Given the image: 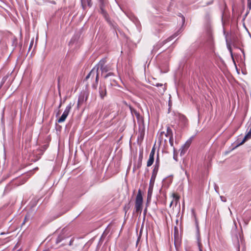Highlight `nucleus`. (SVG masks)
<instances>
[{"label":"nucleus","mask_w":251,"mask_h":251,"mask_svg":"<svg viewBox=\"0 0 251 251\" xmlns=\"http://www.w3.org/2000/svg\"><path fill=\"white\" fill-rule=\"evenodd\" d=\"M106 60L105 58H103L101 59L98 65L96 66L95 67H99V69L100 68L102 75L103 73H108L104 76V78L105 79L107 78L109 76L114 75V74L110 71L112 70V68L111 65L107 64L106 65Z\"/></svg>","instance_id":"obj_1"},{"label":"nucleus","mask_w":251,"mask_h":251,"mask_svg":"<svg viewBox=\"0 0 251 251\" xmlns=\"http://www.w3.org/2000/svg\"><path fill=\"white\" fill-rule=\"evenodd\" d=\"M143 199L141 190L139 189L135 199V209L136 212L141 214L143 208Z\"/></svg>","instance_id":"obj_2"},{"label":"nucleus","mask_w":251,"mask_h":251,"mask_svg":"<svg viewBox=\"0 0 251 251\" xmlns=\"http://www.w3.org/2000/svg\"><path fill=\"white\" fill-rule=\"evenodd\" d=\"M95 76H96V84H93L92 87L93 88V89H96L97 88V84L99 81V67H94L93 69L86 76L85 79L87 80L89 78L91 77L94 78Z\"/></svg>","instance_id":"obj_3"},{"label":"nucleus","mask_w":251,"mask_h":251,"mask_svg":"<svg viewBox=\"0 0 251 251\" xmlns=\"http://www.w3.org/2000/svg\"><path fill=\"white\" fill-rule=\"evenodd\" d=\"M160 166V161L158 158V156H157V157L156 158V160L155 161V163L153 169L152 170V175L150 179V184L151 185H153L154 182L155 181V179L156 178L158 171L159 170Z\"/></svg>","instance_id":"obj_4"},{"label":"nucleus","mask_w":251,"mask_h":251,"mask_svg":"<svg viewBox=\"0 0 251 251\" xmlns=\"http://www.w3.org/2000/svg\"><path fill=\"white\" fill-rule=\"evenodd\" d=\"M74 103L70 102V103L66 106L62 116L58 120V122L59 123H63L65 121L66 118L68 116L69 112H70L72 106L74 105Z\"/></svg>","instance_id":"obj_5"},{"label":"nucleus","mask_w":251,"mask_h":251,"mask_svg":"<svg viewBox=\"0 0 251 251\" xmlns=\"http://www.w3.org/2000/svg\"><path fill=\"white\" fill-rule=\"evenodd\" d=\"M99 92L100 98L103 99L106 95V88L105 84H100Z\"/></svg>","instance_id":"obj_6"},{"label":"nucleus","mask_w":251,"mask_h":251,"mask_svg":"<svg viewBox=\"0 0 251 251\" xmlns=\"http://www.w3.org/2000/svg\"><path fill=\"white\" fill-rule=\"evenodd\" d=\"M191 143V140H188L185 144H184L180 149L181 151H180V155H183L185 154L186 150L188 149L189 147L190 144Z\"/></svg>","instance_id":"obj_7"},{"label":"nucleus","mask_w":251,"mask_h":251,"mask_svg":"<svg viewBox=\"0 0 251 251\" xmlns=\"http://www.w3.org/2000/svg\"><path fill=\"white\" fill-rule=\"evenodd\" d=\"M174 200L171 201V202L170 204V207H171L173 202H175V205H176L179 201V197L177 195H176L175 193H173L172 195Z\"/></svg>","instance_id":"obj_8"},{"label":"nucleus","mask_w":251,"mask_h":251,"mask_svg":"<svg viewBox=\"0 0 251 251\" xmlns=\"http://www.w3.org/2000/svg\"><path fill=\"white\" fill-rule=\"evenodd\" d=\"M131 113L133 115H134L138 120H142V117L140 113L134 109H131Z\"/></svg>","instance_id":"obj_9"},{"label":"nucleus","mask_w":251,"mask_h":251,"mask_svg":"<svg viewBox=\"0 0 251 251\" xmlns=\"http://www.w3.org/2000/svg\"><path fill=\"white\" fill-rule=\"evenodd\" d=\"M165 136L169 138L173 136L172 130L169 126H168L167 128V132L165 134Z\"/></svg>","instance_id":"obj_10"},{"label":"nucleus","mask_w":251,"mask_h":251,"mask_svg":"<svg viewBox=\"0 0 251 251\" xmlns=\"http://www.w3.org/2000/svg\"><path fill=\"white\" fill-rule=\"evenodd\" d=\"M153 162H154V157H151V156H149V158L147 161V166L148 167L151 166L152 165Z\"/></svg>","instance_id":"obj_11"},{"label":"nucleus","mask_w":251,"mask_h":251,"mask_svg":"<svg viewBox=\"0 0 251 251\" xmlns=\"http://www.w3.org/2000/svg\"><path fill=\"white\" fill-rule=\"evenodd\" d=\"M144 130H142V131H139L138 136V140H140L141 141H142L144 137Z\"/></svg>","instance_id":"obj_12"},{"label":"nucleus","mask_w":251,"mask_h":251,"mask_svg":"<svg viewBox=\"0 0 251 251\" xmlns=\"http://www.w3.org/2000/svg\"><path fill=\"white\" fill-rule=\"evenodd\" d=\"M64 239V236L62 234L59 235L56 239V243L58 244Z\"/></svg>","instance_id":"obj_13"},{"label":"nucleus","mask_w":251,"mask_h":251,"mask_svg":"<svg viewBox=\"0 0 251 251\" xmlns=\"http://www.w3.org/2000/svg\"><path fill=\"white\" fill-rule=\"evenodd\" d=\"M8 77V75H5L4 76L2 80H1V84L0 85V88L1 87V86H2V85L4 83V82L6 81V80L7 79Z\"/></svg>","instance_id":"obj_14"},{"label":"nucleus","mask_w":251,"mask_h":251,"mask_svg":"<svg viewBox=\"0 0 251 251\" xmlns=\"http://www.w3.org/2000/svg\"><path fill=\"white\" fill-rule=\"evenodd\" d=\"M101 12L103 16L105 17V19H107V14L106 12L103 9V8L101 7L100 8Z\"/></svg>","instance_id":"obj_15"},{"label":"nucleus","mask_w":251,"mask_h":251,"mask_svg":"<svg viewBox=\"0 0 251 251\" xmlns=\"http://www.w3.org/2000/svg\"><path fill=\"white\" fill-rule=\"evenodd\" d=\"M155 149L154 147H153L151 149V152H150L149 156H151V157H154V156L155 154Z\"/></svg>","instance_id":"obj_16"},{"label":"nucleus","mask_w":251,"mask_h":251,"mask_svg":"<svg viewBox=\"0 0 251 251\" xmlns=\"http://www.w3.org/2000/svg\"><path fill=\"white\" fill-rule=\"evenodd\" d=\"M155 149L154 147H153L151 149V152H150L149 156H151V157H154V156L155 154Z\"/></svg>","instance_id":"obj_17"},{"label":"nucleus","mask_w":251,"mask_h":251,"mask_svg":"<svg viewBox=\"0 0 251 251\" xmlns=\"http://www.w3.org/2000/svg\"><path fill=\"white\" fill-rule=\"evenodd\" d=\"M191 212H192V216H193V217L194 219L195 220L196 222L197 223V222L196 214V213H195V211L194 209H192L191 210Z\"/></svg>","instance_id":"obj_18"},{"label":"nucleus","mask_w":251,"mask_h":251,"mask_svg":"<svg viewBox=\"0 0 251 251\" xmlns=\"http://www.w3.org/2000/svg\"><path fill=\"white\" fill-rule=\"evenodd\" d=\"M247 7L249 10L251 9V0H247Z\"/></svg>","instance_id":"obj_19"},{"label":"nucleus","mask_w":251,"mask_h":251,"mask_svg":"<svg viewBox=\"0 0 251 251\" xmlns=\"http://www.w3.org/2000/svg\"><path fill=\"white\" fill-rule=\"evenodd\" d=\"M33 43H34V39L33 38L30 42V45L29 47V49H28L29 50H30L31 49V48L33 45Z\"/></svg>","instance_id":"obj_20"},{"label":"nucleus","mask_w":251,"mask_h":251,"mask_svg":"<svg viewBox=\"0 0 251 251\" xmlns=\"http://www.w3.org/2000/svg\"><path fill=\"white\" fill-rule=\"evenodd\" d=\"M83 100V98H79L77 101V106H79V104H80V103L82 102Z\"/></svg>","instance_id":"obj_21"},{"label":"nucleus","mask_w":251,"mask_h":251,"mask_svg":"<svg viewBox=\"0 0 251 251\" xmlns=\"http://www.w3.org/2000/svg\"><path fill=\"white\" fill-rule=\"evenodd\" d=\"M169 142H170L171 145L172 146L173 145V136L170 137L169 138Z\"/></svg>","instance_id":"obj_22"},{"label":"nucleus","mask_w":251,"mask_h":251,"mask_svg":"<svg viewBox=\"0 0 251 251\" xmlns=\"http://www.w3.org/2000/svg\"><path fill=\"white\" fill-rule=\"evenodd\" d=\"M220 198H221V200L224 202H226V198L224 196H221Z\"/></svg>","instance_id":"obj_23"},{"label":"nucleus","mask_w":251,"mask_h":251,"mask_svg":"<svg viewBox=\"0 0 251 251\" xmlns=\"http://www.w3.org/2000/svg\"><path fill=\"white\" fill-rule=\"evenodd\" d=\"M81 5H82V6L83 8H84V6H85V5H86V4H85V2L84 1V0H81Z\"/></svg>","instance_id":"obj_24"},{"label":"nucleus","mask_w":251,"mask_h":251,"mask_svg":"<svg viewBox=\"0 0 251 251\" xmlns=\"http://www.w3.org/2000/svg\"><path fill=\"white\" fill-rule=\"evenodd\" d=\"M91 0H87V3H88V5L89 6H91Z\"/></svg>","instance_id":"obj_25"},{"label":"nucleus","mask_w":251,"mask_h":251,"mask_svg":"<svg viewBox=\"0 0 251 251\" xmlns=\"http://www.w3.org/2000/svg\"><path fill=\"white\" fill-rule=\"evenodd\" d=\"M156 86L158 87V86H161L162 87L163 86V84H160V83H157L156 84Z\"/></svg>","instance_id":"obj_26"},{"label":"nucleus","mask_w":251,"mask_h":251,"mask_svg":"<svg viewBox=\"0 0 251 251\" xmlns=\"http://www.w3.org/2000/svg\"><path fill=\"white\" fill-rule=\"evenodd\" d=\"M147 211V208H146L145 209V210H144V215H145V214H146V213Z\"/></svg>","instance_id":"obj_27"},{"label":"nucleus","mask_w":251,"mask_h":251,"mask_svg":"<svg viewBox=\"0 0 251 251\" xmlns=\"http://www.w3.org/2000/svg\"><path fill=\"white\" fill-rule=\"evenodd\" d=\"M165 87H163V88H162V93H164V92H165Z\"/></svg>","instance_id":"obj_28"},{"label":"nucleus","mask_w":251,"mask_h":251,"mask_svg":"<svg viewBox=\"0 0 251 251\" xmlns=\"http://www.w3.org/2000/svg\"><path fill=\"white\" fill-rule=\"evenodd\" d=\"M73 241V240H71V241H70V243H69V245H70V246H71V245H72V243Z\"/></svg>","instance_id":"obj_29"},{"label":"nucleus","mask_w":251,"mask_h":251,"mask_svg":"<svg viewBox=\"0 0 251 251\" xmlns=\"http://www.w3.org/2000/svg\"><path fill=\"white\" fill-rule=\"evenodd\" d=\"M229 50H230V52L232 53V51H231V48H229Z\"/></svg>","instance_id":"obj_30"},{"label":"nucleus","mask_w":251,"mask_h":251,"mask_svg":"<svg viewBox=\"0 0 251 251\" xmlns=\"http://www.w3.org/2000/svg\"><path fill=\"white\" fill-rule=\"evenodd\" d=\"M182 20H184V17L183 16H182Z\"/></svg>","instance_id":"obj_31"},{"label":"nucleus","mask_w":251,"mask_h":251,"mask_svg":"<svg viewBox=\"0 0 251 251\" xmlns=\"http://www.w3.org/2000/svg\"><path fill=\"white\" fill-rule=\"evenodd\" d=\"M61 106V104H60L59 106V107H60Z\"/></svg>","instance_id":"obj_32"}]
</instances>
